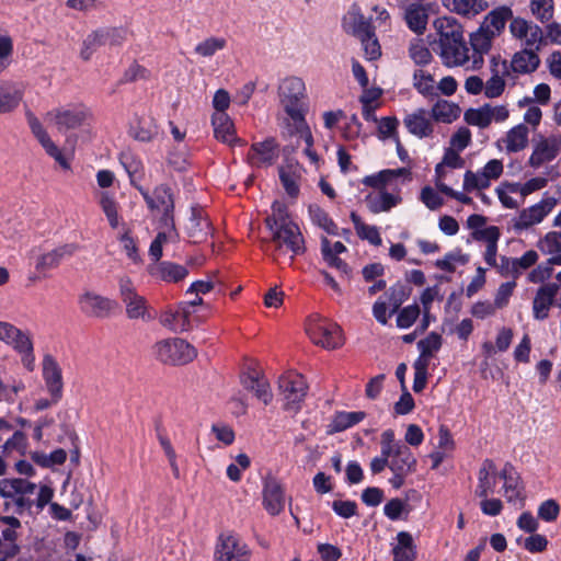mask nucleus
<instances>
[{
  "instance_id": "nucleus-8",
  "label": "nucleus",
  "mask_w": 561,
  "mask_h": 561,
  "mask_svg": "<svg viewBox=\"0 0 561 561\" xmlns=\"http://www.w3.org/2000/svg\"><path fill=\"white\" fill-rule=\"evenodd\" d=\"M251 550L248 545L233 533L221 534L215 551L216 561H250Z\"/></svg>"
},
{
  "instance_id": "nucleus-32",
  "label": "nucleus",
  "mask_w": 561,
  "mask_h": 561,
  "mask_svg": "<svg viewBox=\"0 0 561 561\" xmlns=\"http://www.w3.org/2000/svg\"><path fill=\"white\" fill-rule=\"evenodd\" d=\"M211 123L214 126V134L216 139L228 144L230 146L240 144V138L234 136V127L229 116L226 113H217L213 115Z\"/></svg>"
},
{
  "instance_id": "nucleus-40",
  "label": "nucleus",
  "mask_w": 561,
  "mask_h": 561,
  "mask_svg": "<svg viewBox=\"0 0 561 561\" xmlns=\"http://www.w3.org/2000/svg\"><path fill=\"white\" fill-rule=\"evenodd\" d=\"M529 130L524 124H519L506 133V136L502 139L505 144L507 152H518L526 148L528 144Z\"/></svg>"
},
{
  "instance_id": "nucleus-42",
  "label": "nucleus",
  "mask_w": 561,
  "mask_h": 561,
  "mask_svg": "<svg viewBox=\"0 0 561 561\" xmlns=\"http://www.w3.org/2000/svg\"><path fill=\"white\" fill-rule=\"evenodd\" d=\"M288 131L290 135L298 134L306 144L305 153L311 162L316 163L319 160L317 152L312 149L313 137L309 126L307 125L306 118L301 122L288 123Z\"/></svg>"
},
{
  "instance_id": "nucleus-1",
  "label": "nucleus",
  "mask_w": 561,
  "mask_h": 561,
  "mask_svg": "<svg viewBox=\"0 0 561 561\" xmlns=\"http://www.w3.org/2000/svg\"><path fill=\"white\" fill-rule=\"evenodd\" d=\"M434 27L437 31L438 41L431 44L443 65L451 68L469 64V47L465 41L461 24L454 18L443 16L435 20Z\"/></svg>"
},
{
  "instance_id": "nucleus-58",
  "label": "nucleus",
  "mask_w": 561,
  "mask_h": 561,
  "mask_svg": "<svg viewBox=\"0 0 561 561\" xmlns=\"http://www.w3.org/2000/svg\"><path fill=\"white\" fill-rule=\"evenodd\" d=\"M469 261V256L467 254H461V252L458 250L456 252H449L447 253L443 259L437 260L435 265L442 271L454 273L456 271V267L454 263L459 262L460 264L465 265Z\"/></svg>"
},
{
  "instance_id": "nucleus-17",
  "label": "nucleus",
  "mask_w": 561,
  "mask_h": 561,
  "mask_svg": "<svg viewBox=\"0 0 561 561\" xmlns=\"http://www.w3.org/2000/svg\"><path fill=\"white\" fill-rule=\"evenodd\" d=\"M263 505L271 515H278L285 506V494L279 481L268 474L263 483Z\"/></svg>"
},
{
  "instance_id": "nucleus-21",
  "label": "nucleus",
  "mask_w": 561,
  "mask_h": 561,
  "mask_svg": "<svg viewBox=\"0 0 561 561\" xmlns=\"http://www.w3.org/2000/svg\"><path fill=\"white\" fill-rule=\"evenodd\" d=\"M242 386L254 393L264 404H268L273 394L267 379L253 368H249L240 377Z\"/></svg>"
},
{
  "instance_id": "nucleus-35",
  "label": "nucleus",
  "mask_w": 561,
  "mask_h": 561,
  "mask_svg": "<svg viewBox=\"0 0 561 561\" xmlns=\"http://www.w3.org/2000/svg\"><path fill=\"white\" fill-rule=\"evenodd\" d=\"M366 417L364 411L335 412L330 424L328 425V434L340 433L360 423Z\"/></svg>"
},
{
  "instance_id": "nucleus-39",
  "label": "nucleus",
  "mask_w": 561,
  "mask_h": 561,
  "mask_svg": "<svg viewBox=\"0 0 561 561\" xmlns=\"http://www.w3.org/2000/svg\"><path fill=\"white\" fill-rule=\"evenodd\" d=\"M128 133L135 140L149 142L157 136L158 129L153 119L136 117Z\"/></svg>"
},
{
  "instance_id": "nucleus-25",
  "label": "nucleus",
  "mask_w": 561,
  "mask_h": 561,
  "mask_svg": "<svg viewBox=\"0 0 561 561\" xmlns=\"http://www.w3.org/2000/svg\"><path fill=\"white\" fill-rule=\"evenodd\" d=\"M148 273L156 279L167 283H179L188 275V270L181 264L162 261L148 265Z\"/></svg>"
},
{
  "instance_id": "nucleus-23",
  "label": "nucleus",
  "mask_w": 561,
  "mask_h": 561,
  "mask_svg": "<svg viewBox=\"0 0 561 561\" xmlns=\"http://www.w3.org/2000/svg\"><path fill=\"white\" fill-rule=\"evenodd\" d=\"M186 229L194 243L204 241L211 233L210 221L199 205L191 207V217Z\"/></svg>"
},
{
  "instance_id": "nucleus-38",
  "label": "nucleus",
  "mask_w": 561,
  "mask_h": 561,
  "mask_svg": "<svg viewBox=\"0 0 561 561\" xmlns=\"http://www.w3.org/2000/svg\"><path fill=\"white\" fill-rule=\"evenodd\" d=\"M496 474V466L493 460L485 459L478 474V485L476 489V495L479 497H486L493 492L495 481L491 479V476Z\"/></svg>"
},
{
  "instance_id": "nucleus-57",
  "label": "nucleus",
  "mask_w": 561,
  "mask_h": 561,
  "mask_svg": "<svg viewBox=\"0 0 561 561\" xmlns=\"http://www.w3.org/2000/svg\"><path fill=\"white\" fill-rule=\"evenodd\" d=\"M538 249L543 254H557L561 252V232L550 231L538 241Z\"/></svg>"
},
{
  "instance_id": "nucleus-54",
  "label": "nucleus",
  "mask_w": 561,
  "mask_h": 561,
  "mask_svg": "<svg viewBox=\"0 0 561 561\" xmlns=\"http://www.w3.org/2000/svg\"><path fill=\"white\" fill-rule=\"evenodd\" d=\"M159 228L160 231L158 232L154 240L161 242L162 245L164 243L176 242L179 240L180 234L175 228L174 218L159 219Z\"/></svg>"
},
{
  "instance_id": "nucleus-4",
  "label": "nucleus",
  "mask_w": 561,
  "mask_h": 561,
  "mask_svg": "<svg viewBox=\"0 0 561 561\" xmlns=\"http://www.w3.org/2000/svg\"><path fill=\"white\" fill-rule=\"evenodd\" d=\"M271 231V241L275 245V260L279 256L289 254L291 262L295 256L305 253V240L299 227L293 222L279 227L268 228Z\"/></svg>"
},
{
  "instance_id": "nucleus-28",
  "label": "nucleus",
  "mask_w": 561,
  "mask_h": 561,
  "mask_svg": "<svg viewBox=\"0 0 561 561\" xmlns=\"http://www.w3.org/2000/svg\"><path fill=\"white\" fill-rule=\"evenodd\" d=\"M403 124L412 135L419 138H426L433 134L432 116L424 108L408 114Z\"/></svg>"
},
{
  "instance_id": "nucleus-6",
  "label": "nucleus",
  "mask_w": 561,
  "mask_h": 561,
  "mask_svg": "<svg viewBox=\"0 0 561 561\" xmlns=\"http://www.w3.org/2000/svg\"><path fill=\"white\" fill-rule=\"evenodd\" d=\"M128 31L125 27H100L92 31L83 39L80 57L88 61L92 55L106 44L121 46L127 39Z\"/></svg>"
},
{
  "instance_id": "nucleus-3",
  "label": "nucleus",
  "mask_w": 561,
  "mask_h": 561,
  "mask_svg": "<svg viewBox=\"0 0 561 561\" xmlns=\"http://www.w3.org/2000/svg\"><path fill=\"white\" fill-rule=\"evenodd\" d=\"M279 103L293 123L305 119L307 113V93L302 79L290 76L278 85Z\"/></svg>"
},
{
  "instance_id": "nucleus-49",
  "label": "nucleus",
  "mask_w": 561,
  "mask_h": 561,
  "mask_svg": "<svg viewBox=\"0 0 561 561\" xmlns=\"http://www.w3.org/2000/svg\"><path fill=\"white\" fill-rule=\"evenodd\" d=\"M524 486L520 482V478L518 474L508 479V481L503 484V495L506 499L507 503L517 505L522 508L524 506V496H523Z\"/></svg>"
},
{
  "instance_id": "nucleus-37",
  "label": "nucleus",
  "mask_w": 561,
  "mask_h": 561,
  "mask_svg": "<svg viewBox=\"0 0 561 561\" xmlns=\"http://www.w3.org/2000/svg\"><path fill=\"white\" fill-rule=\"evenodd\" d=\"M404 19L409 28L420 35L426 30L428 13L424 5L411 3L405 9Z\"/></svg>"
},
{
  "instance_id": "nucleus-13",
  "label": "nucleus",
  "mask_w": 561,
  "mask_h": 561,
  "mask_svg": "<svg viewBox=\"0 0 561 561\" xmlns=\"http://www.w3.org/2000/svg\"><path fill=\"white\" fill-rule=\"evenodd\" d=\"M279 151L275 138H266L263 141L252 144L247 159L251 167L268 168L278 159Z\"/></svg>"
},
{
  "instance_id": "nucleus-64",
  "label": "nucleus",
  "mask_w": 561,
  "mask_h": 561,
  "mask_svg": "<svg viewBox=\"0 0 561 561\" xmlns=\"http://www.w3.org/2000/svg\"><path fill=\"white\" fill-rule=\"evenodd\" d=\"M553 265L554 263L551 262V257L547 262L539 264L528 274V282L538 284L549 279L553 273Z\"/></svg>"
},
{
  "instance_id": "nucleus-29",
  "label": "nucleus",
  "mask_w": 561,
  "mask_h": 561,
  "mask_svg": "<svg viewBox=\"0 0 561 561\" xmlns=\"http://www.w3.org/2000/svg\"><path fill=\"white\" fill-rule=\"evenodd\" d=\"M23 85L18 82H0V113L14 111L23 99Z\"/></svg>"
},
{
  "instance_id": "nucleus-61",
  "label": "nucleus",
  "mask_w": 561,
  "mask_h": 561,
  "mask_svg": "<svg viewBox=\"0 0 561 561\" xmlns=\"http://www.w3.org/2000/svg\"><path fill=\"white\" fill-rule=\"evenodd\" d=\"M411 293V288H408L403 284H396L389 289V305L392 307L391 314L397 312L399 307L403 304V301L409 297Z\"/></svg>"
},
{
  "instance_id": "nucleus-16",
  "label": "nucleus",
  "mask_w": 561,
  "mask_h": 561,
  "mask_svg": "<svg viewBox=\"0 0 561 561\" xmlns=\"http://www.w3.org/2000/svg\"><path fill=\"white\" fill-rule=\"evenodd\" d=\"M561 151V138L551 136L541 138L535 146L529 158V165L537 169L554 160Z\"/></svg>"
},
{
  "instance_id": "nucleus-47",
  "label": "nucleus",
  "mask_w": 561,
  "mask_h": 561,
  "mask_svg": "<svg viewBox=\"0 0 561 561\" xmlns=\"http://www.w3.org/2000/svg\"><path fill=\"white\" fill-rule=\"evenodd\" d=\"M321 251L323 260L328 263L329 266L337 270L342 278L347 280L352 278V268L346 262L341 260L339 256H335L334 253H331L332 251L329 250V240L327 238L322 239Z\"/></svg>"
},
{
  "instance_id": "nucleus-36",
  "label": "nucleus",
  "mask_w": 561,
  "mask_h": 561,
  "mask_svg": "<svg viewBox=\"0 0 561 561\" xmlns=\"http://www.w3.org/2000/svg\"><path fill=\"white\" fill-rule=\"evenodd\" d=\"M551 210L548 203H539L520 211L516 222V229H527L530 226L540 222Z\"/></svg>"
},
{
  "instance_id": "nucleus-12",
  "label": "nucleus",
  "mask_w": 561,
  "mask_h": 561,
  "mask_svg": "<svg viewBox=\"0 0 561 561\" xmlns=\"http://www.w3.org/2000/svg\"><path fill=\"white\" fill-rule=\"evenodd\" d=\"M81 311L88 317L107 318L117 308V302L93 291H85L79 297Z\"/></svg>"
},
{
  "instance_id": "nucleus-10",
  "label": "nucleus",
  "mask_w": 561,
  "mask_h": 561,
  "mask_svg": "<svg viewBox=\"0 0 561 561\" xmlns=\"http://www.w3.org/2000/svg\"><path fill=\"white\" fill-rule=\"evenodd\" d=\"M138 191L154 216H160L159 219L174 218V199L170 186L161 184L153 190L152 194L142 187H138Z\"/></svg>"
},
{
  "instance_id": "nucleus-45",
  "label": "nucleus",
  "mask_w": 561,
  "mask_h": 561,
  "mask_svg": "<svg viewBox=\"0 0 561 561\" xmlns=\"http://www.w3.org/2000/svg\"><path fill=\"white\" fill-rule=\"evenodd\" d=\"M409 57L416 66H426L431 64L433 56L422 38L414 37L408 46Z\"/></svg>"
},
{
  "instance_id": "nucleus-34",
  "label": "nucleus",
  "mask_w": 561,
  "mask_h": 561,
  "mask_svg": "<svg viewBox=\"0 0 561 561\" xmlns=\"http://www.w3.org/2000/svg\"><path fill=\"white\" fill-rule=\"evenodd\" d=\"M513 18V11L508 7H499L489 12L480 27L488 32L494 33V36H499L505 28L508 20Z\"/></svg>"
},
{
  "instance_id": "nucleus-30",
  "label": "nucleus",
  "mask_w": 561,
  "mask_h": 561,
  "mask_svg": "<svg viewBox=\"0 0 561 561\" xmlns=\"http://www.w3.org/2000/svg\"><path fill=\"white\" fill-rule=\"evenodd\" d=\"M389 469L392 472H408L413 473L416 471V458L411 451L410 447L404 445H398L390 456Z\"/></svg>"
},
{
  "instance_id": "nucleus-20",
  "label": "nucleus",
  "mask_w": 561,
  "mask_h": 561,
  "mask_svg": "<svg viewBox=\"0 0 561 561\" xmlns=\"http://www.w3.org/2000/svg\"><path fill=\"white\" fill-rule=\"evenodd\" d=\"M27 122L33 135L43 146L47 154L53 157L62 168L68 169L69 164L55 142L50 139L42 123L32 113H27Z\"/></svg>"
},
{
  "instance_id": "nucleus-5",
  "label": "nucleus",
  "mask_w": 561,
  "mask_h": 561,
  "mask_svg": "<svg viewBox=\"0 0 561 561\" xmlns=\"http://www.w3.org/2000/svg\"><path fill=\"white\" fill-rule=\"evenodd\" d=\"M157 360L165 365L179 366L191 363L196 356L195 347L180 337L165 339L153 345Z\"/></svg>"
},
{
  "instance_id": "nucleus-11",
  "label": "nucleus",
  "mask_w": 561,
  "mask_h": 561,
  "mask_svg": "<svg viewBox=\"0 0 561 561\" xmlns=\"http://www.w3.org/2000/svg\"><path fill=\"white\" fill-rule=\"evenodd\" d=\"M306 331L314 344L324 348L334 350L343 344L342 330L336 323L316 320L307 325Z\"/></svg>"
},
{
  "instance_id": "nucleus-53",
  "label": "nucleus",
  "mask_w": 561,
  "mask_h": 561,
  "mask_svg": "<svg viewBox=\"0 0 561 561\" xmlns=\"http://www.w3.org/2000/svg\"><path fill=\"white\" fill-rule=\"evenodd\" d=\"M490 105L485 104L479 108H469L465 112V121L469 125L485 128L491 124Z\"/></svg>"
},
{
  "instance_id": "nucleus-46",
  "label": "nucleus",
  "mask_w": 561,
  "mask_h": 561,
  "mask_svg": "<svg viewBox=\"0 0 561 561\" xmlns=\"http://www.w3.org/2000/svg\"><path fill=\"white\" fill-rule=\"evenodd\" d=\"M443 344L442 335L436 332H431L425 339L417 342V348L421 354L416 360H423L430 364V358L439 351Z\"/></svg>"
},
{
  "instance_id": "nucleus-22",
  "label": "nucleus",
  "mask_w": 561,
  "mask_h": 561,
  "mask_svg": "<svg viewBox=\"0 0 561 561\" xmlns=\"http://www.w3.org/2000/svg\"><path fill=\"white\" fill-rule=\"evenodd\" d=\"M559 291L557 283H548L540 286L533 301V313L536 320H545L549 316L550 307L554 304Z\"/></svg>"
},
{
  "instance_id": "nucleus-14",
  "label": "nucleus",
  "mask_w": 561,
  "mask_h": 561,
  "mask_svg": "<svg viewBox=\"0 0 561 561\" xmlns=\"http://www.w3.org/2000/svg\"><path fill=\"white\" fill-rule=\"evenodd\" d=\"M119 294L123 302L126 305V313L129 319L145 318L147 306L145 297L137 294L136 288L129 277L119 279Z\"/></svg>"
},
{
  "instance_id": "nucleus-9",
  "label": "nucleus",
  "mask_w": 561,
  "mask_h": 561,
  "mask_svg": "<svg viewBox=\"0 0 561 561\" xmlns=\"http://www.w3.org/2000/svg\"><path fill=\"white\" fill-rule=\"evenodd\" d=\"M278 389L285 401V409L297 412L307 394V383L299 374L283 375L278 379Z\"/></svg>"
},
{
  "instance_id": "nucleus-19",
  "label": "nucleus",
  "mask_w": 561,
  "mask_h": 561,
  "mask_svg": "<svg viewBox=\"0 0 561 561\" xmlns=\"http://www.w3.org/2000/svg\"><path fill=\"white\" fill-rule=\"evenodd\" d=\"M491 72L492 77L486 81L483 89L485 96L493 99L500 96L504 91V78L510 76L507 60L501 59L500 56H492Z\"/></svg>"
},
{
  "instance_id": "nucleus-59",
  "label": "nucleus",
  "mask_w": 561,
  "mask_h": 561,
  "mask_svg": "<svg viewBox=\"0 0 561 561\" xmlns=\"http://www.w3.org/2000/svg\"><path fill=\"white\" fill-rule=\"evenodd\" d=\"M530 8L533 14L542 23L553 16V0H531Z\"/></svg>"
},
{
  "instance_id": "nucleus-31",
  "label": "nucleus",
  "mask_w": 561,
  "mask_h": 561,
  "mask_svg": "<svg viewBox=\"0 0 561 561\" xmlns=\"http://www.w3.org/2000/svg\"><path fill=\"white\" fill-rule=\"evenodd\" d=\"M540 65V58L531 48H525L514 54L511 62L508 64L510 72L526 75L531 73L538 69Z\"/></svg>"
},
{
  "instance_id": "nucleus-33",
  "label": "nucleus",
  "mask_w": 561,
  "mask_h": 561,
  "mask_svg": "<svg viewBox=\"0 0 561 561\" xmlns=\"http://www.w3.org/2000/svg\"><path fill=\"white\" fill-rule=\"evenodd\" d=\"M393 561H414L417 556L416 545L408 531L397 534V543L391 549Z\"/></svg>"
},
{
  "instance_id": "nucleus-7",
  "label": "nucleus",
  "mask_w": 561,
  "mask_h": 561,
  "mask_svg": "<svg viewBox=\"0 0 561 561\" xmlns=\"http://www.w3.org/2000/svg\"><path fill=\"white\" fill-rule=\"evenodd\" d=\"M46 119L53 123L59 133L67 134L69 130L89 125L92 113L83 105L58 107L49 111Z\"/></svg>"
},
{
  "instance_id": "nucleus-50",
  "label": "nucleus",
  "mask_w": 561,
  "mask_h": 561,
  "mask_svg": "<svg viewBox=\"0 0 561 561\" xmlns=\"http://www.w3.org/2000/svg\"><path fill=\"white\" fill-rule=\"evenodd\" d=\"M226 46V38L210 36L198 43L194 48V53L199 57L209 58L217 51L225 49Z\"/></svg>"
},
{
  "instance_id": "nucleus-51",
  "label": "nucleus",
  "mask_w": 561,
  "mask_h": 561,
  "mask_svg": "<svg viewBox=\"0 0 561 561\" xmlns=\"http://www.w3.org/2000/svg\"><path fill=\"white\" fill-rule=\"evenodd\" d=\"M285 204L274 202L272 205V214L265 218V225L268 228L279 227L293 224Z\"/></svg>"
},
{
  "instance_id": "nucleus-63",
  "label": "nucleus",
  "mask_w": 561,
  "mask_h": 561,
  "mask_svg": "<svg viewBox=\"0 0 561 561\" xmlns=\"http://www.w3.org/2000/svg\"><path fill=\"white\" fill-rule=\"evenodd\" d=\"M359 41L362 42L365 57L368 60H376L381 56V48L376 37L375 31L371 32V34L369 33L367 36L359 38Z\"/></svg>"
},
{
  "instance_id": "nucleus-62",
  "label": "nucleus",
  "mask_w": 561,
  "mask_h": 561,
  "mask_svg": "<svg viewBox=\"0 0 561 561\" xmlns=\"http://www.w3.org/2000/svg\"><path fill=\"white\" fill-rule=\"evenodd\" d=\"M279 179L286 191V193L290 197H297L299 194V184H298V175L290 170L285 168L279 169Z\"/></svg>"
},
{
  "instance_id": "nucleus-48",
  "label": "nucleus",
  "mask_w": 561,
  "mask_h": 561,
  "mask_svg": "<svg viewBox=\"0 0 561 561\" xmlns=\"http://www.w3.org/2000/svg\"><path fill=\"white\" fill-rule=\"evenodd\" d=\"M459 113L458 105L440 100L433 106L431 116L437 122L451 123L459 116Z\"/></svg>"
},
{
  "instance_id": "nucleus-27",
  "label": "nucleus",
  "mask_w": 561,
  "mask_h": 561,
  "mask_svg": "<svg viewBox=\"0 0 561 561\" xmlns=\"http://www.w3.org/2000/svg\"><path fill=\"white\" fill-rule=\"evenodd\" d=\"M77 250L78 245L75 243L62 244L39 255L36 260L35 268L41 273L56 268L64 259L72 256Z\"/></svg>"
},
{
  "instance_id": "nucleus-52",
  "label": "nucleus",
  "mask_w": 561,
  "mask_h": 561,
  "mask_svg": "<svg viewBox=\"0 0 561 561\" xmlns=\"http://www.w3.org/2000/svg\"><path fill=\"white\" fill-rule=\"evenodd\" d=\"M309 214L312 221L330 234L337 233V226L329 217L328 213L318 205L309 206Z\"/></svg>"
},
{
  "instance_id": "nucleus-41",
  "label": "nucleus",
  "mask_w": 561,
  "mask_h": 561,
  "mask_svg": "<svg viewBox=\"0 0 561 561\" xmlns=\"http://www.w3.org/2000/svg\"><path fill=\"white\" fill-rule=\"evenodd\" d=\"M366 202L373 214H379L389 211L401 202V198L386 191H381L378 195H368Z\"/></svg>"
},
{
  "instance_id": "nucleus-26",
  "label": "nucleus",
  "mask_w": 561,
  "mask_h": 561,
  "mask_svg": "<svg viewBox=\"0 0 561 561\" xmlns=\"http://www.w3.org/2000/svg\"><path fill=\"white\" fill-rule=\"evenodd\" d=\"M343 28L357 38L367 36L375 31L370 19H366L357 5H353L343 19Z\"/></svg>"
},
{
  "instance_id": "nucleus-43",
  "label": "nucleus",
  "mask_w": 561,
  "mask_h": 561,
  "mask_svg": "<svg viewBox=\"0 0 561 561\" xmlns=\"http://www.w3.org/2000/svg\"><path fill=\"white\" fill-rule=\"evenodd\" d=\"M350 217L354 225L357 236L362 240H367L368 242L377 247L381 244L382 240L376 226L366 225L362 220L360 216L357 215V213L355 211H352Z\"/></svg>"
},
{
  "instance_id": "nucleus-56",
  "label": "nucleus",
  "mask_w": 561,
  "mask_h": 561,
  "mask_svg": "<svg viewBox=\"0 0 561 561\" xmlns=\"http://www.w3.org/2000/svg\"><path fill=\"white\" fill-rule=\"evenodd\" d=\"M453 11L463 16H474L485 10L486 2H476V0H453Z\"/></svg>"
},
{
  "instance_id": "nucleus-55",
  "label": "nucleus",
  "mask_w": 561,
  "mask_h": 561,
  "mask_svg": "<svg viewBox=\"0 0 561 561\" xmlns=\"http://www.w3.org/2000/svg\"><path fill=\"white\" fill-rule=\"evenodd\" d=\"M100 205L108 220L110 226L114 229L117 228L118 213L117 203L115 199L107 192H102L100 194Z\"/></svg>"
},
{
  "instance_id": "nucleus-24",
  "label": "nucleus",
  "mask_w": 561,
  "mask_h": 561,
  "mask_svg": "<svg viewBox=\"0 0 561 561\" xmlns=\"http://www.w3.org/2000/svg\"><path fill=\"white\" fill-rule=\"evenodd\" d=\"M192 311L188 310L186 302H181L175 309H167L160 316V323L174 331L184 332L191 327L190 317Z\"/></svg>"
},
{
  "instance_id": "nucleus-2",
  "label": "nucleus",
  "mask_w": 561,
  "mask_h": 561,
  "mask_svg": "<svg viewBox=\"0 0 561 561\" xmlns=\"http://www.w3.org/2000/svg\"><path fill=\"white\" fill-rule=\"evenodd\" d=\"M36 490V484L21 478L0 480V502L4 512L22 515L30 511L34 501L28 497Z\"/></svg>"
},
{
  "instance_id": "nucleus-60",
  "label": "nucleus",
  "mask_w": 561,
  "mask_h": 561,
  "mask_svg": "<svg viewBox=\"0 0 561 561\" xmlns=\"http://www.w3.org/2000/svg\"><path fill=\"white\" fill-rule=\"evenodd\" d=\"M527 48L538 51L546 44V38L540 26L530 22L527 34L524 37Z\"/></svg>"
},
{
  "instance_id": "nucleus-15",
  "label": "nucleus",
  "mask_w": 561,
  "mask_h": 561,
  "mask_svg": "<svg viewBox=\"0 0 561 561\" xmlns=\"http://www.w3.org/2000/svg\"><path fill=\"white\" fill-rule=\"evenodd\" d=\"M494 38V33L488 32L482 27H479L476 32L470 34V46L473 50L470 57V69L479 70L482 68L484 55L489 54L491 50Z\"/></svg>"
},
{
  "instance_id": "nucleus-44",
  "label": "nucleus",
  "mask_w": 561,
  "mask_h": 561,
  "mask_svg": "<svg viewBox=\"0 0 561 561\" xmlns=\"http://www.w3.org/2000/svg\"><path fill=\"white\" fill-rule=\"evenodd\" d=\"M119 160L130 179L131 185L136 188L140 187L137 184L144 176V165L140 159L130 152H123Z\"/></svg>"
},
{
  "instance_id": "nucleus-18",
  "label": "nucleus",
  "mask_w": 561,
  "mask_h": 561,
  "mask_svg": "<svg viewBox=\"0 0 561 561\" xmlns=\"http://www.w3.org/2000/svg\"><path fill=\"white\" fill-rule=\"evenodd\" d=\"M43 378L53 401L58 402L62 397V374L59 364L50 354L43 358Z\"/></svg>"
}]
</instances>
